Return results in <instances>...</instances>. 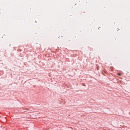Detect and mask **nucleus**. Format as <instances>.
<instances>
[{
	"label": "nucleus",
	"mask_w": 130,
	"mask_h": 130,
	"mask_svg": "<svg viewBox=\"0 0 130 130\" xmlns=\"http://www.w3.org/2000/svg\"><path fill=\"white\" fill-rule=\"evenodd\" d=\"M118 76H121V74H118Z\"/></svg>",
	"instance_id": "nucleus-1"
}]
</instances>
